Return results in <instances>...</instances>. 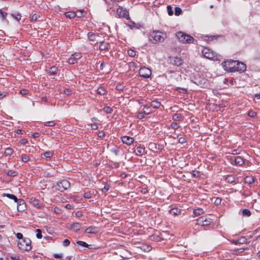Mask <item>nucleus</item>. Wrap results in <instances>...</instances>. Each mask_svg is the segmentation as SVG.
Segmentation results:
<instances>
[{
  "instance_id": "5701e85b",
  "label": "nucleus",
  "mask_w": 260,
  "mask_h": 260,
  "mask_svg": "<svg viewBox=\"0 0 260 260\" xmlns=\"http://www.w3.org/2000/svg\"><path fill=\"white\" fill-rule=\"evenodd\" d=\"M58 69L57 67L53 66L48 71V73L51 75H55L58 72Z\"/></svg>"
},
{
  "instance_id": "774afa93",
  "label": "nucleus",
  "mask_w": 260,
  "mask_h": 260,
  "mask_svg": "<svg viewBox=\"0 0 260 260\" xmlns=\"http://www.w3.org/2000/svg\"><path fill=\"white\" fill-rule=\"evenodd\" d=\"M53 255L55 258H61L62 257L61 253H55Z\"/></svg>"
},
{
  "instance_id": "58836bf2",
  "label": "nucleus",
  "mask_w": 260,
  "mask_h": 260,
  "mask_svg": "<svg viewBox=\"0 0 260 260\" xmlns=\"http://www.w3.org/2000/svg\"><path fill=\"white\" fill-rule=\"evenodd\" d=\"M13 152V150L12 148L8 147L5 149V154L6 156L11 155Z\"/></svg>"
},
{
  "instance_id": "cd10ccee",
  "label": "nucleus",
  "mask_w": 260,
  "mask_h": 260,
  "mask_svg": "<svg viewBox=\"0 0 260 260\" xmlns=\"http://www.w3.org/2000/svg\"><path fill=\"white\" fill-rule=\"evenodd\" d=\"M225 180L228 183H233L235 181V177L233 175H229L226 177Z\"/></svg>"
},
{
  "instance_id": "4d7b16f0",
  "label": "nucleus",
  "mask_w": 260,
  "mask_h": 260,
  "mask_svg": "<svg viewBox=\"0 0 260 260\" xmlns=\"http://www.w3.org/2000/svg\"><path fill=\"white\" fill-rule=\"evenodd\" d=\"M6 260H20L19 257H14L12 256H7Z\"/></svg>"
},
{
  "instance_id": "393cba45",
  "label": "nucleus",
  "mask_w": 260,
  "mask_h": 260,
  "mask_svg": "<svg viewBox=\"0 0 260 260\" xmlns=\"http://www.w3.org/2000/svg\"><path fill=\"white\" fill-rule=\"evenodd\" d=\"M53 155V152L51 151H46L42 154V156L45 158H50Z\"/></svg>"
},
{
  "instance_id": "c9c22d12",
  "label": "nucleus",
  "mask_w": 260,
  "mask_h": 260,
  "mask_svg": "<svg viewBox=\"0 0 260 260\" xmlns=\"http://www.w3.org/2000/svg\"><path fill=\"white\" fill-rule=\"evenodd\" d=\"M97 92L101 95H105L106 93V90L105 89V88L103 87H100L97 89Z\"/></svg>"
},
{
  "instance_id": "e2e57ef3",
  "label": "nucleus",
  "mask_w": 260,
  "mask_h": 260,
  "mask_svg": "<svg viewBox=\"0 0 260 260\" xmlns=\"http://www.w3.org/2000/svg\"><path fill=\"white\" fill-rule=\"evenodd\" d=\"M16 236L17 238L19 240H22V239H24L23 237V235L20 233H17L16 234Z\"/></svg>"
},
{
  "instance_id": "39448f33",
  "label": "nucleus",
  "mask_w": 260,
  "mask_h": 260,
  "mask_svg": "<svg viewBox=\"0 0 260 260\" xmlns=\"http://www.w3.org/2000/svg\"><path fill=\"white\" fill-rule=\"evenodd\" d=\"M56 185L57 189L58 190L62 192L70 187V183L68 180L66 179H63L57 182Z\"/></svg>"
},
{
  "instance_id": "a18cd8bd",
  "label": "nucleus",
  "mask_w": 260,
  "mask_h": 260,
  "mask_svg": "<svg viewBox=\"0 0 260 260\" xmlns=\"http://www.w3.org/2000/svg\"><path fill=\"white\" fill-rule=\"evenodd\" d=\"M127 53L128 55L131 57H134L136 55V52L133 49L128 50Z\"/></svg>"
},
{
  "instance_id": "6e6552de",
  "label": "nucleus",
  "mask_w": 260,
  "mask_h": 260,
  "mask_svg": "<svg viewBox=\"0 0 260 260\" xmlns=\"http://www.w3.org/2000/svg\"><path fill=\"white\" fill-rule=\"evenodd\" d=\"M139 74L141 77L148 78L151 75V71L148 68L142 67L140 68Z\"/></svg>"
},
{
  "instance_id": "f704fd0d",
  "label": "nucleus",
  "mask_w": 260,
  "mask_h": 260,
  "mask_svg": "<svg viewBox=\"0 0 260 260\" xmlns=\"http://www.w3.org/2000/svg\"><path fill=\"white\" fill-rule=\"evenodd\" d=\"M40 18V16L39 15L35 13L32 15H31L30 16V19L31 21H36L38 20L39 18Z\"/></svg>"
},
{
  "instance_id": "603ef678",
  "label": "nucleus",
  "mask_w": 260,
  "mask_h": 260,
  "mask_svg": "<svg viewBox=\"0 0 260 260\" xmlns=\"http://www.w3.org/2000/svg\"><path fill=\"white\" fill-rule=\"evenodd\" d=\"M55 123L54 121H49L45 123V125L48 126H53L55 125Z\"/></svg>"
},
{
  "instance_id": "f03ea898",
  "label": "nucleus",
  "mask_w": 260,
  "mask_h": 260,
  "mask_svg": "<svg viewBox=\"0 0 260 260\" xmlns=\"http://www.w3.org/2000/svg\"><path fill=\"white\" fill-rule=\"evenodd\" d=\"M178 40L183 44L193 43L194 39L191 36L182 31H178L176 34Z\"/></svg>"
},
{
  "instance_id": "338daca9",
  "label": "nucleus",
  "mask_w": 260,
  "mask_h": 260,
  "mask_svg": "<svg viewBox=\"0 0 260 260\" xmlns=\"http://www.w3.org/2000/svg\"><path fill=\"white\" fill-rule=\"evenodd\" d=\"M221 200L220 198H217L216 199H215V201H214V203L218 205H219L221 203Z\"/></svg>"
},
{
  "instance_id": "72a5a7b5",
  "label": "nucleus",
  "mask_w": 260,
  "mask_h": 260,
  "mask_svg": "<svg viewBox=\"0 0 260 260\" xmlns=\"http://www.w3.org/2000/svg\"><path fill=\"white\" fill-rule=\"evenodd\" d=\"M242 215L243 216L249 217L251 215V212L249 209H244L242 211Z\"/></svg>"
},
{
  "instance_id": "c03bdc74",
  "label": "nucleus",
  "mask_w": 260,
  "mask_h": 260,
  "mask_svg": "<svg viewBox=\"0 0 260 260\" xmlns=\"http://www.w3.org/2000/svg\"><path fill=\"white\" fill-rule=\"evenodd\" d=\"M167 11H168V13L169 15H170V16L173 15L174 12L173 11L172 7H171V6H170V5L168 6L167 7Z\"/></svg>"
},
{
  "instance_id": "7c9ffc66",
  "label": "nucleus",
  "mask_w": 260,
  "mask_h": 260,
  "mask_svg": "<svg viewBox=\"0 0 260 260\" xmlns=\"http://www.w3.org/2000/svg\"><path fill=\"white\" fill-rule=\"evenodd\" d=\"M160 105V103L156 101H153L151 103V106L155 109L158 108Z\"/></svg>"
},
{
  "instance_id": "79ce46f5",
  "label": "nucleus",
  "mask_w": 260,
  "mask_h": 260,
  "mask_svg": "<svg viewBox=\"0 0 260 260\" xmlns=\"http://www.w3.org/2000/svg\"><path fill=\"white\" fill-rule=\"evenodd\" d=\"M182 13V10L180 8L176 7L175 8V15L176 16H179Z\"/></svg>"
},
{
  "instance_id": "f3484780",
  "label": "nucleus",
  "mask_w": 260,
  "mask_h": 260,
  "mask_svg": "<svg viewBox=\"0 0 260 260\" xmlns=\"http://www.w3.org/2000/svg\"><path fill=\"white\" fill-rule=\"evenodd\" d=\"M110 45L108 42L102 41L100 42L99 49L101 50H108L110 49Z\"/></svg>"
},
{
  "instance_id": "f257e3e1",
  "label": "nucleus",
  "mask_w": 260,
  "mask_h": 260,
  "mask_svg": "<svg viewBox=\"0 0 260 260\" xmlns=\"http://www.w3.org/2000/svg\"><path fill=\"white\" fill-rule=\"evenodd\" d=\"M166 37L165 34L158 30H155L149 34L148 39L152 43L156 44L158 42H164Z\"/></svg>"
},
{
  "instance_id": "4be33fe9",
  "label": "nucleus",
  "mask_w": 260,
  "mask_h": 260,
  "mask_svg": "<svg viewBox=\"0 0 260 260\" xmlns=\"http://www.w3.org/2000/svg\"><path fill=\"white\" fill-rule=\"evenodd\" d=\"M75 14L76 15V17L78 18H81L82 17H84L85 15L86 12L84 10H79L75 12Z\"/></svg>"
},
{
  "instance_id": "2eb2a0df",
  "label": "nucleus",
  "mask_w": 260,
  "mask_h": 260,
  "mask_svg": "<svg viewBox=\"0 0 260 260\" xmlns=\"http://www.w3.org/2000/svg\"><path fill=\"white\" fill-rule=\"evenodd\" d=\"M171 61L172 64L177 67L181 66L183 62V60L181 58L178 57H172Z\"/></svg>"
},
{
  "instance_id": "13d9d810",
  "label": "nucleus",
  "mask_w": 260,
  "mask_h": 260,
  "mask_svg": "<svg viewBox=\"0 0 260 260\" xmlns=\"http://www.w3.org/2000/svg\"><path fill=\"white\" fill-rule=\"evenodd\" d=\"M178 142L180 144H183L185 143L186 142V141L185 138L180 137V138L178 139Z\"/></svg>"
},
{
  "instance_id": "864d4df0",
  "label": "nucleus",
  "mask_w": 260,
  "mask_h": 260,
  "mask_svg": "<svg viewBox=\"0 0 260 260\" xmlns=\"http://www.w3.org/2000/svg\"><path fill=\"white\" fill-rule=\"evenodd\" d=\"M192 177H199L200 176V172L193 171L191 173Z\"/></svg>"
},
{
  "instance_id": "a211bd4d",
  "label": "nucleus",
  "mask_w": 260,
  "mask_h": 260,
  "mask_svg": "<svg viewBox=\"0 0 260 260\" xmlns=\"http://www.w3.org/2000/svg\"><path fill=\"white\" fill-rule=\"evenodd\" d=\"M81 224L76 222L70 225V230L76 232L79 230L81 229Z\"/></svg>"
},
{
  "instance_id": "bb28decb",
  "label": "nucleus",
  "mask_w": 260,
  "mask_h": 260,
  "mask_svg": "<svg viewBox=\"0 0 260 260\" xmlns=\"http://www.w3.org/2000/svg\"><path fill=\"white\" fill-rule=\"evenodd\" d=\"M254 182V178L252 176H246L245 178V182L249 184H251Z\"/></svg>"
},
{
  "instance_id": "09e8293b",
  "label": "nucleus",
  "mask_w": 260,
  "mask_h": 260,
  "mask_svg": "<svg viewBox=\"0 0 260 260\" xmlns=\"http://www.w3.org/2000/svg\"><path fill=\"white\" fill-rule=\"evenodd\" d=\"M36 232H37V234H36V237L38 238V239H41L42 237V231L40 229H37L36 230Z\"/></svg>"
},
{
  "instance_id": "3c124183",
  "label": "nucleus",
  "mask_w": 260,
  "mask_h": 260,
  "mask_svg": "<svg viewBox=\"0 0 260 260\" xmlns=\"http://www.w3.org/2000/svg\"><path fill=\"white\" fill-rule=\"evenodd\" d=\"M32 204L33 205L37 208H40L41 207V205L39 203L38 200H34L32 202Z\"/></svg>"
},
{
  "instance_id": "412c9836",
  "label": "nucleus",
  "mask_w": 260,
  "mask_h": 260,
  "mask_svg": "<svg viewBox=\"0 0 260 260\" xmlns=\"http://www.w3.org/2000/svg\"><path fill=\"white\" fill-rule=\"evenodd\" d=\"M247 239L245 237H241L239 239H238L237 241H236L234 243L235 244H243L247 243Z\"/></svg>"
},
{
  "instance_id": "de8ad7c7",
  "label": "nucleus",
  "mask_w": 260,
  "mask_h": 260,
  "mask_svg": "<svg viewBox=\"0 0 260 260\" xmlns=\"http://www.w3.org/2000/svg\"><path fill=\"white\" fill-rule=\"evenodd\" d=\"M88 38L90 40H94L95 39V35L94 33L90 32L87 35Z\"/></svg>"
},
{
  "instance_id": "bf43d9fd",
  "label": "nucleus",
  "mask_w": 260,
  "mask_h": 260,
  "mask_svg": "<svg viewBox=\"0 0 260 260\" xmlns=\"http://www.w3.org/2000/svg\"><path fill=\"white\" fill-rule=\"evenodd\" d=\"M63 245L65 247L68 246L70 244V241L68 239H65L63 241Z\"/></svg>"
},
{
  "instance_id": "f8f14e48",
  "label": "nucleus",
  "mask_w": 260,
  "mask_h": 260,
  "mask_svg": "<svg viewBox=\"0 0 260 260\" xmlns=\"http://www.w3.org/2000/svg\"><path fill=\"white\" fill-rule=\"evenodd\" d=\"M236 63L237 64H236L235 72H244L246 70V66L244 63L238 60Z\"/></svg>"
},
{
  "instance_id": "4468645a",
  "label": "nucleus",
  "mask_w": 260,
  "mask_h": 260,
  "mask_svg": "<svg viewBox=\"0 0 260 260\" xmlns=\"http://www.w3.org/2000/svg\"><path fill=\"white\" fill-rule=\"evenodd\" d=\"M17 209L19 211H23L26 208V205L24 201L22 199H18L17 201Z\"/></svg>"
},
{
  "instance_id": "4c0bfd02",
  "label": "nucleus",
  "mask_w": 260,
  "mask_h": 260,
  "mask_svg": "<svg viewBox=\"0 0 260 260\" xmlns=\"http://www.w3.org/2000/svg\"><path fill=\"white\" fill-rule=\"evenodd\" d=\"M11 15L13 18H14L17 21H19L21 20V15L20 13H17L16 14H11Z\"/></svg>"
},
{
  "instance_id": "680f3d73",
  "label": "nucleus",
  "mask_w": 260,
  "mask_h": 260,
  "mask_svg": "<svg viewBox=\"0 0 260 260\" xmlns=\"http://www.w3.org/2000/svg\"><path fill=\"white\" fill-rule=\"evenodd\" d=\"M109 185H105L103 188H102V191L103 192H106L109 189Z\"/></svg>"
},
{
  "instance_id": "c85d7f7f",
  "label": "nucleus",
  "mask_w": 260,
  "mask_h": 260,
  "mask_svg": "<svg viewBox=\"0 0 260 260\" xmlns=\"http://www.w3.org/2000/svg\"><path fill=\"white\" fill-rule=\"evenodd\" d=\"M204 211L203 209L198 208L193 210V213L196 216H199L203 214Z\"/></svg>"
},
{
  "instance_id": "ddd939ff",
  "label": "nucleus",
  "mask_w": 260,
  "mask_h": 260,
  "mask_svg": "<svg viewBox=\"0 0 260 260\" xmlns=\"http://www.w3.org/2000/svg\"><path fill=\"white\" fill-rule=\"evenodd\" d=\"M121 140L123 143L127 145H130L132 144L134 142V139L133 138L127 136L121 137Z\"/></svg>"
},
{
  "instance_id": "2f4dec72",
  "label": "nucleus",
  "mask_w": 260,
  "mask_h": 260,
  "mask_svg": "<svg viewBox=\"0 0 260 260\" xmlns=\"http://www.w3.org/2000/svg\"><path fill=\"white\" fill-rule=\"evenodd\" d=\"M150 113V111H148L147 112L146 111H144L143 112H139L137 114V118L140 119H142L145 117V114H148Z\"/></svg>"
},
{
  "instance_id": "dca6fc26",
  "label": "nucleus",
  "mask_w": 260,
  "mask_h": 260,
  "mask_svg": "<svg viewBox=\"0 0 260 260\" xmlns=\"http://www.w3.org/2000/svg\"><path fill=\"white\" fill-rule=\"evenodd\" d=\"M99 232V229L98 228L92 226H89L85 231V233L88 234H96Z\"/></svg>"
},
{
  "instance_id": "20e7f679",
  "label": "nucleus",
  "mask_w": 260,
  "mask_h": 260,
  "mask_svg": "<svg viewBox=\"0 0 260 260\" xmlns=\"http://www.w3.org/2000/svg\"><path fill=\"white\" fill-rule=\"evenodd\" d=\"M237 60H229L222 63V67L225 71L229 72H235V67Z\"/></svg>"
},
{
  "instance_id": "423d86ee",
  "label": "nucleus",
  "mask_w": 260,
  "mask_h": 260,
  "mask_svg": "<svg viewBox=\"0 0 260 260\" xmlns=\"http://www.w3.org/2000/svg\"><path fill=\"white\" fill-rule=\"evenodd\" d=\"M204 56L210 59H216V53L211 49L208 48H204L202 51Z\"/></svg>"
},
{
  "instance_id": "aec40b11",
  "label": "nucleus",
  "mask_w": 260,
  "mask_h": 260,
  "mask_svg": "<svg viewBox=\"0 0 260 260\" xmlns=\"http://www.w3.org/2000/svg\"><path fill=\"white\" fill-rule=\"evenodd\" d=\"M181 209L177 208H173L169 210V212L174 216L178 215L181 213Z\"/></svg>"
},
{
  "instance_id": "9d476101",
  "label": "nucleus",
  "mask_w": 260,
  "mask_h": 260,
  "mask_svg": "<svg viewBox=\"0 0 260 260\" xmlns=\"http://www.w3.org/2000/svg\"><path fill=\"white\" fill-rule=\"evenodd\" d=\"M81 53L76 52L72 54L71 57L68 59V63L70 64H73L77 62L78 59L81 57Z\"/></svg>"
},
{
  "instance_id": "0eeeda50",
  "label": "nucleus",
  "mask_w": 260,
  "mask_h": 260,
  "mask_svg": "<svg viewBox=\"0 0 260 260\" xmlns=\"http://www.w3.org/2000/svg\"><path fill=\"white\" fill-rule=\"evenodd\" d=\"M197 221L198 224H201L202 226L210 225L212 223L211 220L205 216H201L198 218Z\"/></svg>"
},
{
  "instance_id": "1a4fd4ad",
  "label": "nucleus",
  "mask_w": 260,
  "mask_h": 260,
  "mask_svg": "<svg viewBox=\"0 0 260 260\" xmlns=\"http://www.w3.org/2000/svg\"><path fill=\"white\" fill-rule=\"evenodd\" d=\"M117 14L118 15L119 17L120 18L122 17L126 19L129 18L128 12L126 9H124L122 7H119L117 9Z\"/></svg>"
},
{
  "instance_id": "6e6d98bb",
  "label": "nucleus",
  "mask_w": 260,
  "mask_h": 260,
  "mask_svg": "<svg viewBox=\"0 0 260 260\" xmlns=\"http://www.w3.org/2000/svg\"><path fill=\"white\" fill-rule=\"evenodd\" d=\"M171 127L174 129H177L179 127V125L177 122H173Z\"/></svg>"
},
{
  "instance_id": "ea45409f",
  "label": "nucleus",
  "mask_w": 260,
  "mask_h": 260,
  "mask_svg": "<svg viewBox=\"0 0 260 260\" xmlns=\"http://www.w3.org/2000/svg\"><path fill=\"white\" fill-rule=\"evenodd\" d=\"M247 115L250 117L254 118L256 116L257 113L255 111L250 110L248 111Z\"/></svg>"
},
{
  "instance_id": "052dcab7",
  "label": "nucleus",
  "mask_w": 260,
  "mask_h": 260,
  "mask_svg": "<svg viewBox=\"0 0 260 260\" xmlns=\"http://www.w3.org/2000/svg\"><path fill=\"white\" fill-rule=\"evenodd\" d=\"M28 90H27L26 89H22L20 91V94H22V95L27 94L28 93Z\"/></svg>"
},
{
  "instance_id": "a878e982",
  "label": "nucleus",
  "mask_w": 260,
  "mask_h": 260,
  "mask_svg": "<svg viewBox=\"0 0 260 260\" xmlns=\"http://www.w3.org/2000/svg\"><path fill=\"white\" fill-rule=\"evenodd\" d=\"M4 197H7V198H8L9 199H12V200H13L15 202H17V201H18V199L16 197V196L13 194H10V193H4L3 195Z\"/></svg>"
},
{
  "instance_id": "9b49d317",
  "label": "nucleus",
  "mask_w": 260,
  "mask_h": 260,
  "mask_svg": "<svg viewBox=\"0 0 260 260\" xmlns=\"http://www.w3.org/2000/svg\"><path fill=\"white\" fill-rule=\"evenodd\" d=\"M231 163L237 166H242L244 163V160L241 156H237L234 157V159L231 158Z\"/></svg>"
},
{
  "instance_id": "7ed1b4c3",
  "label": "nucleus",
  "mask_w": 260,
  "mask_h": 260,
  "mask_svg": "<svg viewBox=\"0 0 260 260\" xmlns=\"http://www.w3.org/2000/svg\"><path fill=\"white\" fill-rule=\"evenodd\" d=\"M19 249L24 251H29L31 249V240L28 238H24L19 241L17 244Z\"/></svg>"
},
{
  "instance_id": "b1692460",
  "label": "nucleus",
  "mask_w": 260,
  "mask_h": 260,
  "mask_svg": "<svg viewBox=\"0 0 260 260\" xmlns=\"http://www.w3.org/2000/svg\"><path fill=\"white\" fill-rule=\"evenodd\" d=\"M77 244L78 245H81L83 247H87L88 249H92V245H88L86 242L81 241H77Z\"/></svg>"
},
{
  "instance_id": "8fccbe9b",
  "label": "nucleus",
  "mask_w": 260,
  "mask_h": 260,
  "mask_svg": "<svg viewBox=\"0 0 260 260\" xmlns=\"http://www.w3.org/2000/svg\"><path fill=\"white\" fill-rule=\"evenodd\" d=\"M176 90L182 93H186L187 92V89L185 88L177 87Z\"/></svg>"
},
{
  "instance_id": "0e129e2a",
  "label": "nucleus",
  "mask_w": 260,
  "mask_h": 260,
  "mask_svg": "<svg viewBox=\"0 0 260 260\" xmlns=\"http://www.w3.org/2000/svg\"><path fill=\"white\" fill-rule=\"evenodd\" d=\"M20 143L22 144H26L28 143V141L27 139L23 138L20 140Z\"/></svg>"
},
{
  "instance_id": "473e14b6",
  "label": "nucleus",
  "mask_w": 260,
  "mask_h": 260,
  "mask_svg": "<svg viewBox=\"0 0 260 260\" xmlns=\"http://www.w3.org/2000/svg\"><path fill=\"white\" fill-rule=\"evenodd\" d=\"M182 116L179 113H175L173 114L172 119L174 121H180L181 119Z\"/></svg>"
},
{
  "instance_id": "c756f323",
  "label": "nucleus",
  "mask_w": 260,
  "mask_h": 260,
  "mask_svg": "<svg viewBox=\"0 0 260 260\" xmlns=\"http://www.w3.org/2000/svg\"><path fill=\"white\" fill-rule=\"evenodd\" d=\"M64 15L67 18H69L70 19H72V18H75L76 17V15L75 14V12H72V11L67 12L64 13Z\"/></svg>"
},
{
  "instance_id": "49530a36",
  "label": "nucleus",
  "mask_w": 260,
  "mask_h": 260,
  "mask_svg": "<svg viewBox=\"0 0 260 260\" xmlns=\"http://www.w3.org/2000/svg\"><path fill=\"white\" fill-rule=\"evenodd\" d=\"M21 159L23 162H27L29 160V156L26 154L23 155L22 156Z\"/></svg>"
},
{
  "instance_id": "5fc2aeb1",
  "label": "nucleus",
  "mask_w": 260,
  "mask_h": 260,
  "mask_svg": "<svg viewBox=\"0 0 260 260\" xmlns=\"http://www.w3.org/2000/svg\"><path fill=\"white\" fill-rule=\"evenodd\" d=\"M88 125L90 126V127L92 129L95 130L98 128V126L96 123L89 124H88Z\"/></svg>"
},
{
  "instance_id": "69168bd1",
  "label": "nucleus",
  "mask_w": 260,
  "mask_h": 260,
  "mask_svg": "<svg viewBox=\"0 0 260 260\" xmlns=\"http://www.w3.org/2000/svg\"><path fill=\"white\" fill-rule=\"evenodd\" d=\"M71 92H72V91L71 90V89H68V88H66L64 90V93L67 94V95H70L71 94Z\"/></svg>"
},
{
  "instance_id": "a19ab883",
  "label": "nucleus",
  "mask_w": 260,
  "mask_h": 260,
  "mask_svg": "<svg viewBox=\"0 0 260 260\" xmlns=\"http://www.w3.org/2000/svg\"><path fill=\"white\" fill-rule=\"evenodd\" d=\"M7 15V13L4 12L2 11V10L1 9H0V17L2 20H6Z\"/></svg>"
},
{
  "instance_id": "37998d69",
  "label": "nucleus",
  "mask_w": 260,
  "mask_h": 260,
  "mask_svg": "<svg viewBox=\"0 0 260 260\" xmlns=\"http://www.w3.org/2000/svg\"><path fill=\"white\" fill-rule=\"evenodd\" d=\"M104 111L107 114H110L112 112L113 109L110 107L106 106L104 108Z\"/></svg>"
},
{
  "instance_id": "e433bc0d",
  "label": "nucleus",
  "mask_w": 260,
  "mask_h": 260,
  "mask_svg": "<svg viewBox=\"0 0 260 260\" xmlns=\"http://www.w3.org/2000/svg\"><path fill=\"white\" fill-rule=\"evenodd\" d=\"M7 174L11 177H15L17 175L18 173L15 171L10 170L7 171Z\"/></svg>"
},
{
  "instance_id": "6ab92c4d",
  "label": "nucleus",
  "mask_w": 260,
  "mask_h": 260,
  "mask_svg": "<svg viewBox=\"0 0 260 260\" xmlns=\"http://www.w3.org/2000/svg\"><path fill=\"white\" fill-rule=\"evenodd\" d=\"M136 154L138 156H142L145 153V148L144 147L139 146L136 149Z\"/></svg>"
}]
</instances>
